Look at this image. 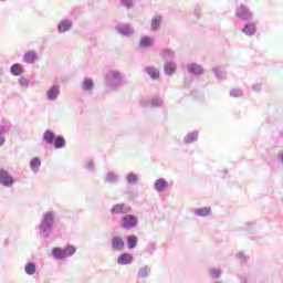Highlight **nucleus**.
I'll return each mask as SVG.
<instances>
[{"mask_svg":"<svg viewBox=\"0 0 283 283\" xmlns=\"http://www.w3.org/2000/svg\"><path fill=\"white\" fill-rule=\"evenodd\" d=\"M139 105L142 107H149V105H151V107H163L164 105V101L161 99L160 96H154L151 98V102H146L145 99H142L139 102Z\"/></svg>","mask_w":283,"mask_h":283,"instance_id":"obj_13","label":"nucleus"},{"mask_svg":"<svg viewBox=\"0 0 283 283\" xmlns=\"http://www.w3.org/2000/svg\"><path fill=\"white\" fill-rule=\"evenodd\" d=\"M195 216L198 218H207L211 216V207H202L193 210Z\"/></svg>","mask_w":283,"mask_h":283,"instance_id":"obj_27","label":"nucleus"},{"mask_svg":"<svg viewBox=\"0 0 283 283\" xmlns=\"http://www.w3.org/2000/svg\"><path fill=\"white\" fill-rule=\"evenodd\" d=\"M119 226L125 231H129V229H136V227H138V218L129 212L122 217Z\"/></svg>","mask_w":283,"mask_h":283,"instance_id":"obj_5","label":"nucleus"},{"mask_svg":"<svg viewBox=\"0 0 283 283\" xmlns=\"http://www.w3.org/2000/svg\"><path fill=\"white\" fill-rule=\"evenodd\" d=\"M74 28V22L71 19H64L57 24V33L65 34V32H70Z\"/></svg>","mask_w":283,"mask_h":283,"instance_id":"obj_10","label":"nucleus"},{"mask_svg":"<svg viewBox=\"0 0 283 283\" xmlns=\"http://www.w3.org/2000/svg\"><path fill=\"white\" fill-rule=\"evenodd\" d=\"M111 247L113 251L120 253L122 251H125V240L120 235H114L111 239Z\"/></svg>","mask_w":283,"mask_h":283,"instance_id":"obj_7","label":"nucleus"},{"mask_svg":"<svg viewBox=\"0 0 283 283\" xmlns=\"http://www.w3.org/2000/svg\"><path fill=\"white\" fill-rule=\"evenodd\" d=\"M126 247L127 249H136L138 247V237L136 234H129L126 237Z\"/></svg>","mask_w":283,"mask_h":283,"instance_id":"obj_28","label":"nucleus"},{"mask_svg":"<svg viewBox=\"0 0 283 283\" xmlns=\"http://www.w3.org/2000/svg\"><path fill=\"white\" fill-rule=\"evenodd\" d=\"M24 273H27V275H34V273H36V263L28 262L24 265Z\"/></svg>","mask_w":283,"mask_h":283,"instance_id":"obj_35","label":"nucleus"},{"mask_svg":"<svg viewBox=\"0 0 283 283\" xmlns=\"http://www.w3.org/2000/svg\"><path fill=\"white\" fill-rule=\"evenodd\" d=\"M18 83L21 87H30V80L25 78V76L20 75Z\"/></svg>","mask_w":283,"mask_h":283,"instance_id":"obj_40","label":"nucleus"},{"mask_svg":"<svg viewBox=\"0 0 283 283\" xmlns=\"http://www.w3.org/2000/svg\"><path fill=\"white\" fill-rule=\"evenodd\" d=\"M281 136H283V130H281Z\"/></svg>","mask_w":283,"mask_h":283,"instance_id":"obj_49","label":"nucleus"},{"mask_svg":"<svg viewBox=\"0 0 283 283\" xmlns=\"http://www.w3.org/2000/svg\"><path fill=\"white\" fill-rule=\"evenodd\" d=\"M120 4L127 10H132L134 8V0H120Z\"/></svg>","mask_w":283,"mask_h":283,"instance_id":"obj_42","label":"nucleus"},{"mask_svg":"<svg viewBox=\"0 0 283 283\" xmlns=\"http://www.w3.org/2000/svg\"><path fill=\"white\" fill-rule=\"evenodd\" d=\"M76 253V247L69 244L64 248L55 247L51 251V255L54 260H65L67 258H72Z\"/></svg>","mask_w":283,"mask_h":283,"instance_id":"obj_3","label":"nucleus"},{"mask_svg":"<svg viewBox=\"0 0 283 283\" xmlns=\"http://www.w3.org/2000/svg\"><path fill=\"white\" fill-rule=\"evenodd\" d=\"M230 96H232L233 98H240V96H242V90H240V88L231 90Z\"/></svg>","mask_w":283,"mask_h":283,"instance_id":"obj_43","label":"nucleus"},{"mask_svg":"<svg viewBox=\"0 0 283 283\" xmlns=\"http://www.w3.org/2000/svg\"><path fill=\"white\" fill-rule=\"evenodd\" d=\"M212 72H213L216 78H218L219 81H224V78H227V71H224L220 67H213Z\"/></svg>","mask_w":283,"mask_h":283,"instance_id":"obj_34","label":"nucleus"},{"mask_svg":"<svg viewBox=\"0 0 283 283\" xmlns=\"http://www.w3.org/2000/svg\"><path fill=\"white\" fill-rule=\"evenodd\" d=\"M127 213H132V206L125 202L113 205L111 208L112 216H127Z\"/></svg>","mask_w":283,"mask_h":283,"instance_id":"obj_6","label":"nucleus"},{"mask_svg":"<svg viewBox=\"0 0 283 283\" xmlns=\"http://www.w3.org/2000/svg\"><path fill=\"white\" fill-rule=\"evenodd\" d=\"M199 136H200V133L198 130L188 133L184 137V145H192V143H197Z\"/></svg>","mask_w":283,"mask_h":283,"instance_id":"obj_23","label":"nucleus"},{"mask_svg":"<svg viewBox=\"0 0 283 283\" xmlns=\"http://www.w3.org/2000/svg\"><path fill=\"white\" fill-rule=\"evenodd\" d=\"M6 126L0 124V147H3L6 145Z\"/></svg>","mask_w":283,"mask_h":283,"instance_id":"obj_38","label":"nucleus"},{"mask_svg":"<svg viewBox=\"0 0 283 283\" xmlns=\"http://www.w3.org/2000/svg\"><path fill=\"white\" fill-rule=\"evenodd\" d=\"M187 70L190 74H193L195 76H200L205 74V69L198 63L188 64Z\"/></svg>","mask_w":283,"mask_h":283,"instance_id":"obj_15","label":"nucleus"},{"mask_svg":"<svg viewBox=\"0 0 283 283\" xmlns=\"http://www.w3.org/2000/svg\"><path fill=\"white\" fill-rule=\"evenodd\" d=\"M23 61L24 63L32 65L39 61V53H36V51H28L23 55Z\"/></svg>","mask_w":283,"mask_h":283,"instance_id":"obj_16","label":"nucleus"},{"mask_svg":"<svg viewBox=\"0 0 283 283\" xmlns=\"http://www.w3.org/2000/svg\"><path fill=\"white\" fill-rule=\"evenodd\" d=\"M252 90H254V92H260L262 90V86L260 84H254L252 85Z\"/></svg>","mask_w":283,"mask_h":283,"instance_id":"obj_44","label":"nucleus"},{"mask_svg":"<svg viewBox=\"0 0 283 283\" xmlns=\"http://www.w3.org/2000/svg\"><path fill=\"white\" fill-rule=\"evenodd\" d=\"M138 277L140 280H147L151 275V268L149 265H143L138 269Z\"/></svg>","mask_w":283,"mask_h":283,"instance_id":"obj_29","label":"nucleus"},{"mask_svg":"<svg viewBox=\"0 0 283 283\" xmlns=\"http://www.w3.org/2000/svg\"><path fill=\"white\" fill-rule=\"evenodd\" d=\"M167 187H169V182L165 178H159L154 182V189L157 193H163Z\"/></svg>","mask_w":283,"mask_h":283,"instance_id":"obj_18","label":"nucleus"},{"mask_svg":"<svg viewBox=\"0 0 283 283\" xmlns=\"http://www.w3.org/2000/svg\"><path fill=\"white\" fill-rule=\"evenodd\" d=\"M176 70H177V66L175 62H171V61L165 62L164 72L166 76H174V74H176Z\"/></svg>","mask_w":283,"mask_h":283,"instance_id":"obj_25","label":"nucleus"},{"mask_svg":"<svg viewBox=\"0 0 283 283\" xmlns=\"http://www.w3.org/2000/svg\"><path fill=\"white\" fill-rule=\"evenodd\" d=\"M106 185H118L120 182V176L114 171H108L104 177Z\"/></svg>","mask_w":283,"mask_h":283,"instance_id":"obj_14","label":"nucleus"},{"mask_svg":"<svg viewBox=\"0 0 283 283\" xmlns=\"http://www.w3.org/2000/svg\"><path fill=\"white\" fill-rule=\"evenodd\" d=\"M145 251L148 255H154V253L156 252V242H149L146 245Z\"/></svg>","mask_w":283,"mask_h":283,"instance_id":"obj_37","label":"nucleus"},{"mask_svg":"<svg viewBox=\"0 0 283 283\" xmlns=\"http://www.w3.org/2000/svg\"><path fill=\"white\" fill-rule=\"evenodd\" d=\"M209 274L211 275V277H217L218 279L222 275V270L212 268V269L209 270Z\"/></svg>","mask_w":283,"mask_h":283,"instance_id":"obj_41","label":"nucleus"},{"mask_svg":"<svg viewBox=\"0 0 283 283\" xmlns=\"http://www.w3.org/2000/svg\"><path fill=\"white\" fill-rule=\"evenodd\" d=\"M54 224H56V213L54 211L44 212L38 226L40 238L48 240L52 235V231H54Z\"/></svg>","mask_w":283,"mask_h":283,"instance_id":"obj_1","label":"nucleus"},{"mask_svg":"<svg viewBox=\"0 0 283 283\" xmlns=\"http://www.w3.org/2000/svg\"><path fill=\"white\" fill-rule=\"evenodd\" d=\"M125 180L127 182V185H130L132 187H136V185H138V182H140V175L130 171L126 175Z\"/></svg>","mask_w":283,"mask_h":283,"instance_id":"obj_21","label":"nucleus"},{"mask_svg":"<svg viewBox=\"0 0 283 283\" xmlns=\"http://www.w3.org/2000/svg\"><path fill=\"white\" fill-rule=\"evenodd\" d=\"M84 169L88 171L90 174L94 172L96 167L94 166V160L87 159L84 164Z\"/></svg>","mask_w":283,"mask_h":283,"instance_id":"obj_36","label":"nucleus"},{"mask_svg":"<svg viewBox=\"0 0 283 283\" xmlns=\"http://www.w3.org/2000/svg\"><path fill=\"white\" fill-rule=\"evenodd\" d=\"M235 258L239 260V262L241 264H247L248 260H249V256H247V254H244V252H238L235 254Z\"/></svg>","mask_w":283,"mask_h":283,"instance_id":"obj_39","label":"nucleus"},{"mask_svg":"<svg viewBox=\"0 0 283 283\" xmlns=\"http://www.w3.org/2000/svg\"><path fill=\"white\" fill-rule=\"evenodd\" d=\"M0 185L2 187H12L14 185V177L10 175V172L0 169Z\"/></svg>","mask_w":283,"mask_h":283,"instance_id":"obj_9","label":"nucleus"},{"mask_svg":"<svg viewBox=\"0 0 283 283\" xmlns=\"http://www.w3.org/2000/svg\"><path fill=\"white\" fill-rule=\"evenodd\" d=\"M115 30L122 36H132L134 34V29L128 27V24H119L115 28Z\"/></svg>","mask_w":283,"mask_h":283,"instance_id":"obj_19","label":"nucleus"},{"mask_svg":"<svg viewBox=\"0 0 283 283\" xmlns=\"http://www.w3.org/2000/svg\"><path fill=\"white\" fill-rule=\"evenodd\" d=\"M105 83L108 90H118L125 83V74L118 70H111L105 74Z\"/></svg>","mask_w":283,"mask_h":283,"instance_id":"obj_2","label":"nucleus"},{"mask_svg":"<svg viewBox=\"0 0 283 283\" xmlns=\"http://www.w3.org/2000/svg\"><path fill=\"white\" fill-rule=\"evenodd\" d=\"M82 90L84 92H92L94 90V80L92 77H85L82 82Z\"/></svg>","mask_w":283,"mask_h":283,"instance_id":"obj_31","label":"nucleus"},{"mask_svg":"<svg viewBox=\"0 0 283 283\" xmlns=\"http://www.w3.org/2000/svg\"><path fill=\"white\" fill-rule=\"evenodd\" d=\"M133 262H134V254L129 252H123L117 256V264H119V266H127Z\"/></svg>","mask_w":283,"mask_h":283,"instance_id":"obj_11","label":"nucleus"},{"mask_svg":"<svg viewBox=\"0 0 283 283\" xmlns=\"http://www.w3.org/2000/svg\"><path fill=\"white\" fill-rule=\"evenodd\" d=\"M9 72L11 76H23V74H25V69H23V64L14 63L10 66Z\"/></svg>","mask_w":283,"mask_h":283,"instance_id":"obj_17","label":"nucleus"},{"mask_svg":"<svg viewBox=\"0 0 283 283\" xmlns=\"http://www.w3.org/2000/svg\"><path fill=\"white\" fill-rule=\"evenodd\" d=\"M61 96V85L59 84H53L50 86L46 91V99L50 102L56 101Z\"/></svg>","mask_w":283,"mask_h":283,"instance_id":"obj_8","label":"nucleus"},{"mask_svg":"<svg viewBox=\"0 0 283 283\" xmlns=\"http://www.w3.org/2000/svg\"><path fill=\"white\" fill-rule=\"evenodd\" d=\"M200 7L198 6V7H196V9H195V14L197 15V19H200Z\"/></svg>","mask_w":283,"mask_h":283,"instance_id":"obj_45","label":"nucleus"},{"mask_svg":"<svg viewBox=\"0 0 283 283\" xmlns=\"http://www.w3.org/2000/svg\"><path fill=\"white\" fill-rule=\"evenodd\" d=\"M252 227H253V224L248 223L247 227H245L247 231H251V228H252Z\"/></svg>","mask_w":283,"mask_h":283,"instance_id":"obj_47","label":"nucleus"},{"mask_svg":"<svg viewBox=\"0 0 283 283\" xmlns=\"http://www.w3.org/2000/svg\"><path fill=\"white\" fill-rule=\"evenodd\" d=\"M144 72H146L153 81H158L160 78V70L154 65L146 66Z\"/></svg>","mask_w":283,"mask_h":283,"instance_id":"obj_20","label":"nucleus"},{"mask_svg":"<svg viewBox=\"0 0 283 283\" xmlns=\"http://www.w3.org/2000/svg\"><path fill=\"white\" fill-rule=\"evenodd\" d=\"M160 56L161 59H164V61H170L174 62L176 61V51L171 50V49H164L160 52Z\"/></svg>","mask_w":283,"mask_h":283,"instance_id":"obj_24","label":"nucleus"},{"mask_svg":"<svg viewBox=\"0 0 283 283\" xmlns=\"http://www.w3.org/2000/svg\"><path fill=\"white\" fill-rule=\"evenodd\" d=\"M241 283H249V282L247 281V277H243V279L241 280Z\"/></svg>","mask_w":283,"mask_h":283,"instance_id":"obj_48","label":"nucleus"},{"mask_svg":"<svg viewBox=\"0 0 283 283\" xmlns=\"http://www.w3.org/2000/svg\"><path fill=\"white\" fill-rule=\"evenodd\" d=\"M277 159H279V160L282 163V165H283V151L279 154Z\"/></svg>","mask_w":283,"mask_h":283,"instance_id":"obj_46","label":"nucleus"},{"mask_svg":"<svg viewBox=\"0 0 283 283\" xmlns=\"http://www.w3.org/2000/svg\"><path fill=\"white\" fill-rule=\"evenodd\" d=\"M163 23V15L157 14L150 21V28L153 32H158L160 30V25Z\"/></svg>","mask_w":283,"mask_h":283,"instance_id":"obj_26","label":"nucleus"},{"mask_svg":"<svg viewBox=\"0 0 283 283\" xmlns=\"http://www.w3.org/2000/svg\"><path fill=\"white\" fill-rule=\"evenodd\" d=\"M154 45V38L146 35L140 38L139 40V48H151Z\"/></svg>","mask_w":283,"mask_h":283,"instance_id":"obj_30","label":"nucleus"},{"mask_svg":"<svg viewBox=\"0 0 283 283\" xmlns=\"http://www.w3.org/2000/svg\"><path fill=\"white\" fill-rule=\"evenodd\" d=\"M241 32H243V34H245V36H255V34L258 32V25L253 21L247 22L244 24V27L242 28Z\"/></svg>","mask_w":283,"mask_h":283,"instance_id":"obj_12","label":"nucleus"},{"mask_svg":"<svg viewBox=\"0 0 283 283\" xmlns=\"http://www.w3.org/2000/svg\"><path fill=\"white\" fill-rule=\"evenodd\" d=\"M30 167L33 174H39L41 169V158L40 157H33L30 161Z\"/></svg>","mask_w":283,"mask_h":283,"instance_id":"obj_32","label":"nucleus"},{"mask_svg":"<svg viewBox=\"0 0 283 283\" xmlns=\"http://www.w3.org/2000/svg\"><path fill=\"white\" fill-rule=\"evenodd\" d=\"M56 136H57L56 133H54L53 130L46 129L43 133L42 139L46 145H54V140H56Z\"/></svg>","mask_w":283,"mask_h":283,"instance_id":"obj_22","label":"nucleus"},{"mask_svg":"<svg viewBox=\"0 0 283 283\" xmlns=\"http://www.w3.org/2000/svg\"><path fill=\"white\" fill-rule=\"evenodd\" d=\"M235 17L242 23H251L254 19L253 11H251V9L244 4L237 7Z\"/></svg>","mask_w":283,"mask_h":283,"instance_id":"obj_4","label":"nucleus"},{"mask_svg":"<svg viewBox=\"0 0 283 283\" xmlns=\"http://www.w3.org/2000/svg\"><path fill=\"white\" fill-rule=\"evenodd\" d=\"M66 145L65 137L63 135H57L53 142L54 149H63Z\"/></svg>","mask_w":283,"mask_h":283,"instance_id":"obj_33","label":"nucleus"}]
</instances>
